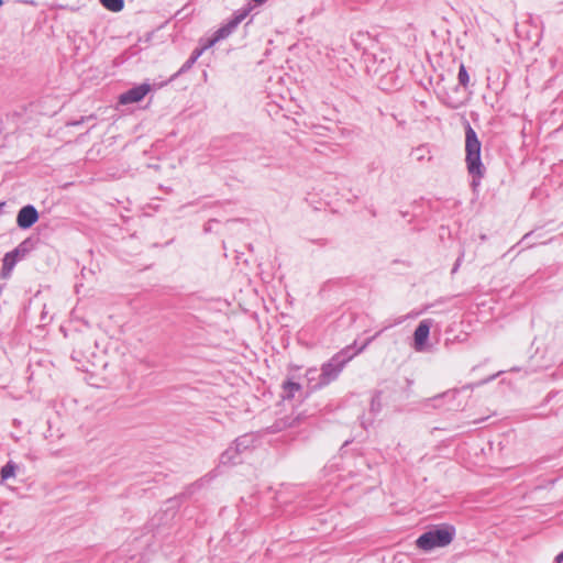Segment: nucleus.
<instances>
[{
    "instance_id": "f257e3e1",
    "label": "nucleus",
    "mask_w": 563,
    "mask_h": 563,
    "mask_svg": "<svg viewBox=\"0 0 563 563\" xmlns=\"http://www.w3.org/2000/svg\"><path fill=\"white\" fill-rule=\"evenodd\" d=\"M481 148L482 144L477 137L476 132L466 123L465 128V152H466V165L467 170L472 175V186L476 187L479 184L481 178L485 174V167L481 161Z\"/></svg>"
},
{
    "instance_id": "f03ea898",
    "label": "nucleus",
    "mask_w": 563,
    "mask_h": 563,
    "mask_svg": "<svg viewBox=\"0 0 563 563\" xmlns=\"http://www.w3.org/2000/svg\"><path fill=\"white\" fill-rule=\"evenodd\" d=\"M455 534L453 527L437 528L422 533L416 541L419 549L430 551L434 548H443L449 545Z\"/></svg>"
},
{
    "instance_id": "7ed1b4c3",
    "label": "nucleus",
    "mask_w": 563,
    "mask_h": 563,
    "mask_svg": "<svg viewBox=\"0 0 563 563\" xmlns=\"http://www.w3.org/2000/svg\"><path fill=\"white\" fill-rule=\"evenodd\" d=\"M353 357V355H346V351H341L335 354L328 363L321 367L319 374V382L314 388L325 386L338 378L345 364Z\"/></svg>"
},
{
    "instance_id": "20e7f679",
    "label": "nucleus",
    "mask_w": 563,
    "mask_h": 563,
    "mask_svg": "<svg viewBox=\"0 0 563 563\" xmlns=\"http://www.w3.org/2000/svg\"><path fill=\"white\" fill-rule=\"evenodd\" d=\"M251 9H242L234 13L233 18L229 20L225 24L219 27L214 32L216 41H222L229 37L238 27V25L249 15Z\"/></svg>"
},
{
    "instance_id": "39448f33",
    "label": "nucleus",
    "mask_w": 563,
    "mask_h": 563,
    "mask_svg": "<svg viewBox=\"0 0 563 563\" xmlns=\"http://www.w3.org/2000/svg\"><path fill=\"white\" fill-rule=\"evenodd\" d=\"M251 9H242L234 13L233 18L229 20L225 24L219 27L214 32L216 41H222L229 37L238 27V25L249 15Z\"/></svg>"
},
{
    "instance_id": "423d86ee",
    "label": "nucleus",
    "mask_w": 563,
    "mask_h": 563,
    "mask_svg": "<svg viewBox=\"0 0 563 563\" xmlns=\"http://www.w3.org/2000/svg\"><path fill=\"white\" fill-rule=\"evenodd\" d=\"M251 9H242L234 13L233 18L229 20L225 24L219 27L214 32L216 41H222L229 37L238 27V25L249 15Z\"/></svg>"
},
{
    "instance_id": "0eeeda50",
    "label": "nucleus",
    "mask_w": 563,
    "mask_h": 563,
    "mask_svg": "<svg viewBox=\"0 0 563 563\" xmlns=\"http://www.w3.org/2000/svg\"><path fill=\"white\" fill-rule=\"evenodd\" d=\"M150 90L151 86L148 84H142L140 86L133 87L120 95L119 102L121 104L139 102L148 93Z\"/></svg>"
},
{
    "instance_id": "6e6552de",
    "label": "nucleus",
    "mask_w": 563,
    "mask_h": 563,
    "mask_svg": "<svg viewBox=\"0 0 563 563\" xmlns=\"http://www.w3.org/2000/svg\"><path fill=\"white\" fill-rule=\"evenodd\" d=\"M38 220V212L32 205L22 207L16 216V224L20 229H29Z\"/></svg>"
},
{
    "instance_id": "1a4fd4ad",
    "label": "nucleus",
    "mask_w": 563,
    "mask_h": 563,
    "mask_svg": "<svg viewBox=\"0 0 563 563\" xmlns=\"http://www.w3.org/2000/svg\"><path fill=\"white\" fill-rule=\"evenodd\" d=\"M430 333V322L428 320H422L415 330L413 339H415V349L417 351H421L426 341L428 340Z\"/></svg>"
},
{
    "instance_id": "9d476101",
    "label": "nucleus",
    "mask_w": 563,
    "mask_h": 563,
    "mask_svg": "<svg viewBox=\"0 0 563 563\" xmlns=\"http://www.w3.org/2000/svg\"><path fill=\"white\" fill-rule=\"evenodd\" d=\"M23 244L24 243L20 244L13 252L5 254L3 258V268L11 269L14 266L16 258L20 256V254H23L25 252Z\"/></svg>"
},
{
    "instance_id": "9b49d317",
    "label": "nucleus",
    "mask_w": 563,
    "mask_h": 563,
    "mask_svg": "<svg viewBox=\"0 0 563 563\" xmlns=\"http://www.w3.org/2000/svg\"><path fill=\"white\" fill-rule=\"evenodd\" d=\"M253 444V437L250 435V434H244L240 438H238L234 443H233V448L235 451H238L239 453H242L244 451H246L250 446H252Z\"/></svg>"
},
{
    "instance_id": "f8f14e48",
    "label": "nucleus",
    "mask_w": 563,
    "mask_h": 563,
    "mask_svg": "<svg viewBox=\"0 0 563 563\" xmlns=\"http://www.w3.org/2000/svg\"><path fill=\"white\" fill-rule=\"evenodd\" d=\"M16 470H18V465L14 462L9 461L5 465H3L1 467V471H0L1 481H8L10 478L15 477Z\"/></svg>"
},
{
    "instance_id": "ddd939ff",
    "label": "nucleus",
    "mask_w": 563,
    "mask_h": 563,
    "mask_svg": "<svg viewBox=\"0 0 563 563\" xmlns=\"http://www.w3.org/2000/svg\"><path fill=\"white\" fill-rule=\"evenodd\" d=\"M238 454L240 453L235 451L233 446H230L221 454L220 463L223 465L236 464L239 462L236 461Z\"/></svg>"
},
{
    "instance_id": "4468645a",
    "label": "nucleus",
    "mask_w": 563,
    "mask_h": 563,
    "mask_svg": "<svg viewBox=\"0 0 563 563\" xmlns=\"http://www.w3.org/2000/svg\"><path fill=\"white\" fill-rule=\"evenodd\" d=\"M99 2L111 12H120L124 8V0H99Z\"/></svg>"
},
{
    "instance_id": "2eb2a0df",
    "label": "nucleus",
    "mask_w": 563,
    "mask_h": 563,
    "mask_svg": "<svg viewBox=\"0 0 563 563\" xmlns=\"http://www.w3.org/2000/svg\"><path fill=\"white\" fill-rule=\"evenodd\" d=\"M285 398H294L296 393H298L301 389V386L298 383L295 382H286L283 385Z\"/></svg>"
},
{
    "instance_id": "dca6fc26",
    "label": "nucleus",
    "mask_w": 563,
    "mask_h": 563,
    "mask_svg": "<svg viewBox=\"0 0 563 563\" xmlns=\"http://www.w3.org/2000/svg\"><path fill=\"white\" fill-rule=\"evenodd\" d=\"M459 84L463 87H466L470 81V76L467 70L463 64L460 65L459 74H457Z\"/></svg>"
},
{
    "instance_id": "f3484780",
    "label": "nucleus",
    "mask_w": 563,
    "mask_h": 563,
    "mask_svg": "<svg viewBox=\"0 0 563 563\" xmlns=\"http://www.w3.org/2000/svg\"><path fill=\"white\" fill-rule=\"evenodd\" d=\"M196 63L195 58L191 56L187 59V62L181 66L179 73H184L192 67V65Z\"/></svg>"
},
{
    "instance_id": "a211bd4d",
    "label": "nucleus",
    "mask_w": 563,
    "mask_h": 563,
    "mask_svg": "<svg viewBox=\"0 0 563 563\" xmlns=\"http://www.w3.org/2000/svg\"><path fill=\"white\" fill-rule=\"evenodd\" d=\"M219 41H216L214 35L212 37L208 38L207 42L202 45L203 49L207 51L208 48L212 47L214 44H217Z\"/></svg>"
},
{
    "instance_id": "6ab92c4d",
    "label": "nucleus",
    "mask_w": 563,
    "mask_h": 563,
    "mask_svg": "<svg viewBox=\"0 0 563 563\" xmlns=\"http://www.w3.org/2000/svg\"><path fill=\"white\" fill-rule=\"evenodd\" d=\"M205 49L203 47H199V48H196L192 54H191V57L195 58V60L197 62V59L203 54Z\"/></svg>"
},
{
    "instance_id": "aec40b11",
    "label": "nucleus",
    "mask_w": 563,
    "mask_h": 563,
    "mask_svg": "<svg viewBox=\"0 0 563 563\" xmlns=\"http://www.w3.org/2000/svg\"><path fill=\"white\" fill-rule=\"evenodd\" d=\"M379 405V394L375 395L372 399V409H376Z\"/></svg>"
},
{
    "instance_id": "412c9836",
    "label": "nucleus",
    "mask_w": 563,
    "mask_h": 563,
    "mask_svg": "<svg viewBox=\"0 0 563 563\" xmlns=\"http://www.w3.org/2000/svg\"><path fill=\"white\" fill-rule=\"evenodd\" d=\"M378 334H379V332H378L376 335H374L373 338L368 339V340L364 343V345H363V346H361V347L358 349L357 353L362 352V351H363V350H364V349H365V347H366V346H367V345H368V344H369V343H371V342H372V341H373V340H374Z\"/></svg>"
},
{
    "instance_id": "4be33fe9",
    "label": "nucleus",
    "mask_w": 563,
    "mask_h": 563,
    "mask_svg": "<svg viewBox=\"0 0 563 563\" xmlns=\"http://www.w3.org/2000/svg\"><path fill=\"white\" fill-rule=\"evenodd\" d=\"M307 374H308V376H309V379L311 380V379H313V378H314V376H316L318 373H317V369H309Z\"/></svg>"
},
{
    "instance_id": "5701e85b",
    "label": "nucleus",
    "mask_w": 563,
    "mask_h": 563,
    "mask_svg": "<svg viewBox=\"0 0 563 563\" xmlns=\"http://www.w3.org/2000/svg\"><path fill=\"white\" fill-rule=\"evenodd\" d=\"M555 561L558 563H561L563 561V552H561L556 558H555Z\"/></svg>"
},
{
    "instance_id": "b1692460",
    "label": "nucleus",
    "mask_w": 563,
    "mask_h": 563,
    "mask_svg": "<svg viewBox=\"0 0 563 563\" xmlns=\"http://www.w3.org/2000/svg\"><path fill=\"white\" fill-rule=\"evenodd\" d=\"M459 265H460V258L457 260V262L455 263V265H454V267L452 269L453 273L456 272Z\"/></svg>"
},
{
    "instance_id": "393cba45",
    "label": "nucleus",
    "mask_w": 563,
    "mask_h": 563,
    "mask_svg": "<svg viewBox=\"0 0 563 563\" xmlns=\"http://www.w3.org/2000/svg\"><path fill=\"white\" fill-rule=\"evenodd\" d=\"M530 235H531V233H527V234H525V235H523V238H522V240H521V242L526 241Z\"/></svg>"
},
{
    "instance_id": "a878e982",
    "label": "nucleus",
    "mask_w": 563,
    "mask_h": 563,
    "mask_svg": "<svg viewBox=\"0 0 563 563\" xmlns=\"http://www.w3.org/2000/svg\"><path fill=\"white\" fill-rule=\"evenodd\" d=\"M253 1H254L255 3H257V4H262V3H264L266 0H253Z\"/></svg>"
},
{
    "instance_id": "bb28decb",
    "label": "nucleus",
    "mask_w": 563,
    "mask_h": 563,
    "mask_svg": "<svg viewBox=\"0 0 563 563\" xmlns=\"http://www.w3.org/2000/svg\"><path fill=\"white\" fill-rule=\"evenodd\" d=\"M345 351H346V355H350V354H349V349H346ZM352 355H353V356H354V355H357V352H354V354H352Z\"/></svg>"
},
{
    "instance_id": "cd10ccee",
    "label": "nucleus",
    "mask_w": 563,
    "mask_h": 563,
    "mask_svg": "<svg viewBox=\"0 0 563 563\" xmlns=\"http://www.w3.org/2000/svg\"><path fill=\"white\" fill-rule=\"evenodd\" d=\"M2 4V0H0V5Z\"/></svg>"
}]
</instances>
